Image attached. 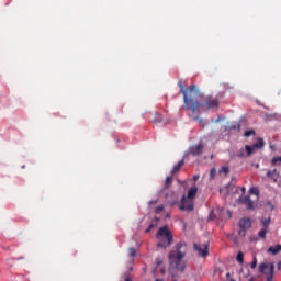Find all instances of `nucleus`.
<instances>
[{
  "instance_id": "nucleus-1",
  "label": "nucleus",
  "mask_w": 281,
  "mask_h": 281,
  "mask_svg": "<svg viewBox=\"0 0 281 281\" xmlns=\"http://www.w3.org/2000/svg\"><path fill=\"white\" fill-rule=\"evenodd\" d=\"M180 91L183 94L184 104L191 110L192 113H201V109L206 108L207 110L218 108V99L206 97L204 99V103H200L194 100L196 95H199V90H196V86L191 85L190 88H183V85L179 83Z\"/></svg>"
},
{
  "instance_id": "nucleus-2",
  "label": "nucleus",
  "mask_w": 281,
  "mask_h": 281,
  "mask_svg": "<svg viewBox=\"0 0 281 281\" xmlns=\"http://www.w3.org/2000/svg\"><path fill=\"white\" fill-rule=\"evenodd\" d=\"M156 238L159 240L157 244V247H160V249H166L175 243V236L172 235V231L168 225H165L158 229L156 233Z\"/></svg>"
},
{
  "instance_id": "nucleus-3",
  "label": "nucleus",
  "mask_w": 281,
  "mask_h": 281,
  "mask_svg": "<svg viewBox=\"0 0 281 281\" xmlns=\"http://www.w3.org/2000/svg\"><path fill=\"white\" fill-rule=\"evenodd\" d=\"M199 192V188L193 187L191 188L187 195L184 194L181 199L180 210L182 212H192L194 210V199L196 193Z\"/></svg>"
},
{
  "instance_id": "nucleus-4",
  "label": "nucleus",
  "mask_w": 281,
  "mask_h": 281,
  "mask_svg": "<svg viewBox=\"0 0 281 281\" xmlns=\"http://www.w3.org/2000/svg\"><path fill=\"white\" fill-rule=\"evenodd\" d=\"M273 272H274L273 263H269V262L259 263L258 274H259L260 279H263L266 281H272L273 280Z\"/></svg>"
},
{
  "instance_id": "nucleus-5",
  "label": "nucleus",
  "mask_w": 281,
  "mask_h": 281,
  "mask_svg": "<svg viewBox=\"0 0 281 281\" xmlns=\"http://www.w3.org/2000/svg\"><path fill=\"white\" fill-rule=\"evenodd\" d=\"M169 268L168 271L172 281H177V246L169 252Z\"/></svg>"
},
{
  "instance_id": "nucleus-6",
  "label": "nucleus",
  "mask_w": 281,
  "mask_h": 281,
  "mask_svg": "<svg viewBox=\"0 0 281 281\" xmlns=\"http://www.w3.org/2000/svg\"><path fill=\"white\" fill-rule=\"evenodd\" d=\"M177 271L183 273L188 267V261L183 260L186 252L180 251L181 244H177Z\"/></svg>"
},
{
  "instance_id": "nucleus-7",
  "label": "nucleus",
  "mask_w": 281,
  "mask_h": 281,
  "mask_svg": "<svg viewBox=\"0 0 281 281\" xmlns=\"http://www.w3.org/2000/svg\"><path fill=\"white\" fill-rule=\"evenodd\" d=\"M148 120L149 122H151V124H155L156 126H166L170 122L168 121V119H165L164 115L159 112H155V114L150 113Z\"/></svg>"
},
{
  "instance_id": "nucleus-8",
  "label": "nucleus",
  "mask_w": 281,
  "mask_h": 281,
  "mask_svg": "<svg viewBox=\"0 0 281 281\" xmlns=\"http://www.w3.org/2000/svg\"><path fill=\"white\" fill-rule=\"evenodd\" d=\"M193 248L198 251L199 256L202 258H207L209 249H210V243H204V244H194Z\"/></svg>"
},
{
  "instance_id": "nucleus-9",
  "label": "nucleus",
  "mask_w": 281,
  "mask_h": 281,
  "mask_svg": "<svg viewBox=\"0 0 281 281\" xmlns=\"http://www.w3.org/2000/svg\"><path fill=\"white\" fill-rule=\"evenodd\" d=\"M238 201L243 205H246L247 210H254V202L250 200L249 195L240 196Z\"/></svg>"
},
{
  "instance_id": "nucleus-10",
  "label": "nucleus",
  "mask_w": 281,
  "mask_h": 281,
  "mask_svg": "<svg viewBox=\"0 0 281 281\" xmlns=\"http://www.w3.org/2000/svg\"><path fill=\"white\" fill-rule=\"evenodd\" d=\"M267 177H268V179L273 181V183H277V181L279 179V173H278L277 169L268 170L267 171Z\"/></svg>"
},
{
  "instance_id": "nucleus-11",
  "label": "nucleus",
  "mask_w": 281,
  "mask_h": 281,
  "mask_svg": "<svg viewBox=\"0 0 281 281\" xmlns=\"http://www.w3.org/2000/svg\"><path fill=\"white\" fill-rule=\"evenodd\" d=\"M201 153H203V144H199L196 146L191 147V154L193 156H199L201 155Z\"/></svg>"
},
{
  "instance_id": "nucleus-12",
  "label": "nucleus",
  "mask_w": 281,
  "mask_h": 281,
  "mask_svg": "<svg viewBox=\"0 0 281 281\" xmlns=\"http://www.w3.org/2000/svg\"><path fill=\"white\" fill-rule=\"evenodd\" d=\"M172 186V176H168L165 181L164 188L159 191V194H164V190H168Z\"/></svg>"
},
{
  "instance_id": "nucleus-13",
  "label": "nucleus",
  "mask_w": 281,
  "mask_h": 281,
  "mask_svg": "<svg viewBox=\"0 0 281 281\" xmlns=\"http://www.w3.org/2000/svg\"><path fill=\"white\" fill-rule=\"evenodd\" d=\"M250 226H251V222H250L249 218H241V220L239 221V227H240V229H248V227H250Z\"/></svg>"
},
{
  "instance_id": "nucleus-14",
  "label": "nucleus",
  "mask_w": 281,
  "mask_h": 281,
  "mask_svg": "<svg viewBox=\"0 0 281 281\" xmlns=\"http://www.w3.org/2000/svg\"><path fill=\"white\" fill-rule=\"evenodd\" d=\"M279 251H281V245L271 246L268 249V252L273 255L279 254Z\"/></svg>"
},
{
  "instance_id": "nucleus-15",
  "label": "nucleus",
  "mask_w": 281,
  "mask_h": 281,
  "mask_svg": "<svg viewBox=\"0 0 281 281\" xmlns=\"http://www.w3.org/2000/svg\"><path fill=\"white\" fill-rule=\"evenodd\" d=\"M245 149L247 151V155L250 156L256 151L257 147H255V145H252V146L246 145Z\"/></svg>"
},
{
  "instance_id": "nucleus-16",
  "label": "nucleus",
  "mask_w": 281,
  "mask_h": 281,
  "mask_svg": "<svg viewBox=\"0 0 281 281\" xmlns=\"http://www.w3.org/2000/svg\"><path fill=\"white\" fill-rule=\"evenodd\" d=\"M137 256V250L133 247L128 248V257L130 258H135Z\"/></svg>"
},
{
  "instance_id": "nucleus-17",
  "label": "nucleus",
  "mask_w": 281,
  "mask_h": 281,
  "mask_svg": "<svg viewBox=\"0 0 281 281\" xmlns=\"http://www.w3.org/2000/svg\"><path fill=\"white\" fill-rule=\"evenodd\" d=\"M241 274L244 276V278H248L250 276V271H249L248 267L241 268Z\"/></svg>"
},
{
  "instance_id": "nucleus-18",
  "label": "nucleus",
  "mask_w": 281,
  "mask_h": 281,
  "mask_svg": "<svg viewBox=\"0 0 281 281\" xmlns=\"http://www.w3.org/2000/svg\"><path fill=\"white\" fill-rule=\"evenodd\" d=\"M254 145H255L256 149H259V148L263 147L265 142L262 138H258V142L255 143Z\"/></svg>"
},
{
  "instance_id": "nucleus-19",
  "label": "nucleus",
  "mask_w": 281,
  "mask_h": 281,
  "mask_svg": "<svg viewBox=\"0 0 281 281\" xmlns=\"http://www.w3.org/2000/svg\"><path fill=\"white\" fill-rule=\"evenodd\" d=\"M236 260L238 263L243 265L244 263V254L241 251H239L237 254Z\"/></svg>"
},
{
  "instance_id": "nucleus-20",
  "label": "nucleus",
  "mask_w": 281,
  "mask_h": 281,
  "mask_svg": "<svg viewBox=\"0 0 281 281\" xmlns=\"http://www.w3.org/2000/svg\"><path fill=\"white\" fill-rule=\"evenodd\" d=\"M267 232H268V228L260 229L258 233L259 238H266Z\"/></svg>"
},
{
  "instance_id": "nucleus-21",
  "label": "nucleus",
  "mask_w": 281,
  "mask_h": 281,
  "mask_svg": "<svg viewBox=\"0 0 281 281\" xmlns=\"http://www.w3.org/2000/svg\"><path fill=\"white\" fill-rule=\"evenodd\" d=\"M261 223H262L263 227H265L266 229H268L269 224H270V218H262V220H261Z\"/></svg>"
},
{
  "instance_id": "nucleus-22",
  "label": "nucleus",
  "mask_w": 281,
  "mask_h": 281,
  "mask_svg": "<svg viewBox=\"0 0 281 281\" xmlns=\"http://www.w3.org/2000/svg\"><path fill=\"white\" fill-rule=\"evenodd\" d=\"M279 162H281V156L273 157L272 160H271V164L273 166L278 165Z\"/></svg>"
},
{
  "instance_id": "nucleus-23",
  "label": "nucleus",
  "mask_w": 281,
  "mask_h": 281,
  "mask_svg": "<svg viewBox=\"0 0 281 281\" xmlns=\"http://www.w3.org/2000/svg\"><path fill=\"white\" fill-rule=\"evenodd\" d=\"M157 223H155L154 221L150 222L149 226L146 228L145 232H150V229H154V227H157Z\"/></svg>"
},
{
  "instance_id": "nucleus-24",
  "label": "nucleus",
  "mask_w": 281,
  "mask_h": 281,
  "mask_svg": "<svg viewBox=\"0 0 281 281\" xmlns=\"http://www.w3.org/2000/svg\"><path fill=\"white\" fill-rule=\"evenodd\" d=\"M164 212V205H158L155 207V214H161Z\"/></svg>"
},
{
  "instance_id": "nucleus-25",
  "label": "nucleus",
  "mask_w": 281,
  "mask_h": 281,
  "mask_svg": "<svg viewBox=\"0 0 281 281\" xmlns=\"http://www.w3.org/2000/svg\"><path fill=\"white\" fill-rule=\"evenodd\" d=\"M249 194H256V196H258L259 190H258L257 188L252 187V188H250V190H249Z\"/></svg>"
},
{
  "instance_id": "nucleus-26",
  "label": "nucleus",
  "mask_w": 281,
  "mask_h": 281,
  "mask_svg": "<svg viewBox=\"0 0 281 281\" xmlns=\"http://www.w3.org/2000/svg\"><path fill=\"white\" fill-rule=\"evenodd\" d=\"M222 172H223L224 175H228L229 168H228L227 166L222 167L221 170H220V173H222Z\"/></svg>"
},
{
  "instance_id": "nucleus-27",
  "label": "nucleus",
  "mask_w": 281,
  "mask_h": 281,
  "mask_svg": "<svg viewBox=\"0 0 281 281\" xmlns=\"http://www.w3.org/2000/svg\"><path fill=\"white\" fill-rule=\"evenodd\" d=\"M216 175H217L216 170H215L214 168L211 169L210 179H215V178H216Z\"/></svg>"
},
{
  "instance_id": "nucleus-28",
  "label": "nucleus",
  "mask_w": 281,
  "mask_h": 281,
  "mask_svg": "<svg viewBox=\"0 0 281 281\" xmlns=\"http://www.w3.org/2000/svg\"><path fill=\"white\" fill-rule=\"evenodd\" d=\"M257 267V258L254 257L252 262L250 263V269L255 270Z\"/></svg>"
},
{
  "instance_id": "nucleus-29",
  "label": "nucleus",
  "mask_w": 281,
  "mask_h": 281,
  "mask_svg": "<svg viewBox=\"0 0 281 281\" xmlns=\"http://www.w3.org/2000/svg\"><path fill=\"white\" fill-rule=\"evenodd\" d=\"M244 135H245L246 137H249V136H251V135H255V131H254V130H248V131L245 132Z\"/></svg>"
},
{
  "instance_id": "nucleus-30",
  "label": "nucleus",
  "mask_w": 281,
  "mask_h": 281,
  "mask_svg": "<svg viewBox=\"0 0 281 281\" xmlns=\"http://www.w3.org/2000/svg\"><path fill=\"white\" fill-rule=\"evenodd\" d=\"M171 175H177V164L173 165Z\"/></svg>"
},
{
  "instance_id": "nucleus-31",
  "label": "nucleus",
  "mask_w": 281,
  "mask_h": 281,
  "mask_svg": "<svg viewBox=\"0 0 281 281\" xmlns=\"http://www.w3.org/2000/svg\"><path fill=\"white\" fill-rule=\"evenodd\" d=\"M10 260H25V257L11 258L8 260V262H10Z\"/></svg>"
},
{
  "instance_id": "nucleus-32",
  "label": "nucleus",
  "mask_w": 281,
  "mask_h": 281,
  "mask_svg": "<svg viewBox=\"0 0 281 281\" xmlns=\"http://www.w3.org/2000/svg\"><path fill=\"white\" fill-rule=\"evenodd\" d=\"M181 166H183V160H181V161H179V162L177 164V170H178V171L180 170Z\"/></svg>"
},
{
  "instance_id": "nucleus-33",
  "label": "nucleus",
  "mask_w": 281,
  "mask_h": 281,
  "mask_svg": "<svg viewBox=\"0 0 281 281\" xmlns=\"http://www.w3.org/2000/svg\"><path fill=\"white\" fill-rule=\"evenodd\" d=\"M157 203H158V200H151V201H149V205H157Z\"/></svg>"
},
{
  "instance_id": "nucleus-34",
  "label": "nucleus",
  "mask_w": 281,
  "mask_h": 281,
  "mask_svg": "<svg viewBox=\"0 0 281 281\" xmlns=\"http://www.w3.org/2000/svg\"><path fill=\"white\" fill-rule=\"evenodd\" d=\"M160 218L158 216H155V218L153 220L154 223H159Z\"/></svg>"
},
{
  "instance_id": "nucleus-35",
  "label": "nucleus",
  "mask_w": 281,
  "mask_h": 281,
  "mask_svg": "<svg viewBox=\"0 0 281 281\" xmlns=\"http://www.w3.org/2000/svg\"><path fill=\"white\" fill-rule=\"evenodd\" d=\"M193 181H199V176H193Z\"/></svg>"
},
{
  "instance_id": "nucleus-36",
  "label": "nucleus",
  "mask_w": 281,
  "mask_h": 281,
  "mask_svg": "<svg viewBox=\"0 0 281 281\" xmlns=\"http://www.w3.org/2000/svg\"><path fill=\"white\" fill-rule=\"evenodd\" d=\"M171 205H177V200H172Z\"/></svg>"
},
{
  "instance_id": "nucleus-37",
  "label": "nucleus",
  "mask_w": 281,
  "mask_h": 281,
  "mask_svg": "<svg viewBox=\"0 0 281 281\" xmlns=\"http://www.w3.org/2000/svg\"><path fill=\"white\" fill-rule=\"evenodd\" d=\"M210 218H211V221L214 218V213L210 214Z\"/></svg>"
},
{
  "instance_id": "nucleus-38",
  "label": "nucleus",
  "mask_w": 281,
  "mask_h": 281,
  "mask_svg": "<svg viewBox=\"0 0 281 281\" xmlns=\"http://www.w3.org/2000/svg\"><path fill=\"white\" fill-rule=\"evenodd\" d=\"M278 269L281 270V261L278 263Z\"/></svg>"
},
{
  "instance_id": "nucleus-39",
  "label": "nucleus",
  "mask_w": 281,
  "mask_h": 281,
  "mask_svg": "<svg viewBox=\"0 0 281 281\" xmlns=\"http://www.w3.org/2000/svg\"><path fill=\"white\" fill-rule=\"evenodd\" d=\"M160 271H161L162 273H166V269H164V268H161Z\"/></svg>"
},
{
  "instance_id": "nucleus-40",
  "label": "nucleus",
  "mask_w": 281,
  "mask_h": 281,
  "mask_svg": "<svg viewBox=\"0 0 281 281\" xmlns=\"http://www.w3.org/2000/svg\"><path fill=\"white\" fill-rule=\"evenodd\" d=\"M116 144H120V138L116 139Z\"/></svg>"
},
{
  "instance_id": "nucleus-41",
  "label": "nucleus",
  "mask_w": 281,
  "mask_h": 281,
  "mask_svg": "<svg viewBox=\"0 0 281 281\" xmlns=\"http://www.w3.org/2000/svg\"><path fill=\"white\" fill-rule=\"evenodd\" d=\"M155 281H164L162 279H156Z\"/></svg>"
},
{
  "instance_id": "nucleus-42",
  "label": "nucleus",
  "mask_w": 281,
  "mask_h": 281,
  "mask_svg": "<svg viewBox=\"0 0 281 281\" xmlns=\"http://www.w3.org/2000/svg\"><path fill=\"white\" fill-rule=\"evenodd\" d=\"M245 190H246L245 187H243V188H241V191L245 192Z\"/></svg>"
},
{
  "instance_id": "nucleus-43",
  "label": "nucleus",
  "mask_w": 281,
  "mask_h": 281,
  "mask_svg": "<svg viewBox=\"0 0 281 281\" xmlns=\"http://www.w3.org/2000/svg\"><path fill=\"white\" fill-rule=\"evenodd\" d=\"M249 281H254V278L251 277V278L249 279Z\"/></svg>"
},
{
  "instance_id": "nucleus-44",
  "label": "nucleus",
  "mask_w": 281,
  "mask_h": 281,
  "mask_svg": "<svg viewBox=\"0 0 281 281\" xmlns=\"http://www.w3.org/2000/svg\"><path fill=\"white\" fill-rule=\"evenodd\" d=\"M22 169H25V165L22 166Z\"/></svg>"
},
{
  "instance_id": "nucleus-45",
  "label": "nucleus",
  "mask_w": 281,
  "mask_h": 281,
  "mask_svg": "<svg viewBox=\"0 0 281 281\" xmlns=\"http://www.w3.org/2000/svg\"><path fill=\"white\" fill-rule=\"evenodd\" d=\"M130 271H133V267L130 268Z\"/></svg>"
},
{
  "instance_id": "nucleus-46",
  "label": "nucleus",
  "mask_w": 281,
  "mask_h": 281,
  "mask_svg": "<svg viewBox=\"0 0 281 281\" xmlns=\"http://www.w3.org/2000/svg\"><path fill=\"white\" fill-rule=\"evenodd\" d=\"M229 281H236V280H234V279H231Z\"/></svg>"
},
{
  "instance_id": "nucleus-47",
  "label": "nucleus",
  "mask_w": 281,
  "mask_h": 281,
  "mask_svg": "<svg viewBox=\"0 0 281 281\" xmlns=\"http://www.w3.org/2000/svg\"><path fill=\"white\" fill-rule=\"evenodd\" d=\"M166 198H168V193H166Z\"/></svg>"
},
{
  "instance_id": "nucleus-48",
  "label": "nucleus",
  "mask_w": 281,
  "mask_h": 281,
  "mask_svg": "<svg viewBox=\"0 0 281 281\" xmlns=\"http://www.w3.org/2000/svg\"><path fill=\"white\" fill-rule=\"evenodd\" d=\"M161 261H158L157 265H159Z\"/></svg>"
},
{
  "instance_id": "nucleus-49",
  "label": "nucleus",
  "mask_w": 281,
  "mask_h": 281,
  "mask_svg": "<svg viewBox=\"0 0 281 281\" xmlns=\"http://www.w3.org/2000/svg\"><path fill=\"white\" fill-rule=\"evenodd\" d=\"M194 120H199V117H194Z\"/></svg>"
},
{
  "instance_id": "nucleus-50",
  "label": "nucleus",
  "mask_w": 281,
  "mask_h": 281,
  "mask_svg": "<svg viewBox=\"0 0 281 281\" xmlns=\"http://www.w3.org/2000/svg\"><path fill=\"white\" fill-rule=\"evenodd\" d=\"M237 127L239 128V127H240V125L238 124V125H237Z\"/></svg>"
},
{
  "instance_id": "nucleus-51",
  "label": "nucleus",
  "mask_w": 281,
  "mask_h": 281,
  "mask_svg": "<svg viewBox=\"0 0 281 281\" xmlns=\"http://www.w3.org/2000/svg\"><path fill=\"white\" fill-rule=\"evenodd\" d=\"M178 183H181L180 180H178Z\"/></svg>"
}]
</instances>
